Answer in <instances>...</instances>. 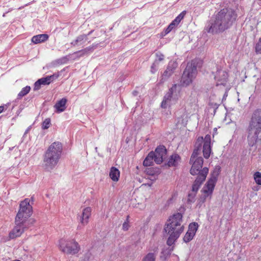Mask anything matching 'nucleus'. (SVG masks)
<instances>
[{
  "instance_id": "473e14b6",
  "label": "nucleus",
  "mask_w": 261,
  "mask_h": 261,
  "mask_svg": "<svg viewBox=\"0 0 261 261\" xmlns=\"http://www.w3.org/2000/svg\"><path fill=\"white\" fill-rule=\"evenodd\" d=\"M50 124V120L49 118L46 119L42 123V128L44 129H47Z\"/></svg>"
},
{
  "instance_id": "5701e85b",
  "label": "nucleus",
  "mask_w": 261,
  "mask_h": 261,
  "mask_svg": "<svg viewBox=\"0 0 261 261\" xmlns=\"http://www.w3.org/2000/svg\"><path fill=\"white\" fill-rule=\"evenodd\" d=\"M154 155L153 152H150L146 156L143 162V165L144 166H150L152 165L153 161H154Z\"/></svg>"
},
{
  "instance_id": "9d476101",
  "label": "nucleus",
  "mask_w": 261,
  "mask_h": 261,
  "mask_svg": "<svg viewBox=\"0 0 261 261\" xmlns=\"http://www.w3.org/2000/svg\"><path fill=\"white\" fill-rule=\"evenodd\" d=\"M29 222L15 218V226L9 233V238L13 239L20 237L28 227Z\"/></svg>"
},
{
  "instance_id": "412c9836",
  "label": "nucleus",
  "mask_w": 261,
  "mask_h": 261,
  "mask_svg": "<svg viewBox=\"0 0 261 261\" xmlns=\"http://www.w3.org/2000/svg\"><path fill=\"white\" fill-rule=\"evenodd\" d=\"M59 76L58 74H54L52 75L47 76L39 79L41 85H45L49 84L51 82L57 79Z\"/></svg>"
},
{
  "instance_id": "4c0bfd02",
  "label": "nucleus",
  "mask_w": 261,
  "mask_h": 261,
  "mask_svg": "<svg viewBox=\"0 0 261 261\" xmlns=\"http://www.w3.org/2000/svg\"><path fill=\"white\" fill-rule=\"evenodd\" d=\"M169 101L164 98L161 103V107L164 109L167 108L169 105Z\"/></svg>"
},
{
  "instance_id": "f3484780",
  "label": "nucleus",
  "mask_w": 261,
  "mask_h": 261,
  "mask_svg": "<svg viewBox=\"0 0 261 261\" xmlns=\"http://www.w3.org/2000/svg\"><path fill=\"white\" fill-rule=\"evenodd\" d=\"M150 252L144 256L142 261H155L156 257L158 253V247H154L152 249H150Z\"/></svg>"
},
{
  "instance_id": "6ab92c4d",
  "label": "nucleus",
  "mask_w": 261,
  "mask_h": 261,
  "mask_svg": "<svg viewBox=\"0 0 261 261\" xmlns=\"http://www.w3.org/2000/svg\"><path fill=\"white\" fill-rule=\"evenodd\" d=\"M49 36L47 34H39L34 36L32 38V42L34 44L44 42L48 39Z\"/></svg>"
},
{
  "instance_id": "4468645a",
  "label": "nucleus",
  "mask_w": 261,
  "mask_h": 261,
  "mask_svg": "<svg viewBox=\"0 0 261 261\" xmlns=\"http://www.w3.org/2000/svg\"><path fill=\"white\" fill-rule=\"evenodd\" d=\"M228 75L227 72L223 70H218L215 75L217 82L216 85H225L227 82Z\"/></svg>"
},
{
  "instance_id": "ea45409f",
  "label": "nucleus",
  "mask_w": 261,
  "mask_h": 261,
  "mask_svg": "<svg viewBox=\"0 0 261 261\" xmlns=\"http://www.w3.org/2000/svg\"><path fill=\"white\" fill-rule=\"evenodd\" d=\"M30 127H28L26 130L25 131V133L24 134V135H25L27 133H28V132L30 131Z\"/></svg>"
},
{
  "instance_id": "58836bf2",
  "label": "nucleus",
  "mask_w": 261,
  "mask_h": 261,
  "mask_svg": "<svg viewBox=\"0 0 261 261\" xmlns=\"http://www.w3.org/2000/svg\"><path fill=\"white\" fill-rule=\"evenodd\" d=\"M41 85V82H40V80H38L37 81H36L35 83L34 84V90H39L40 88V86Z\"/></svg>"
},
{
  "instance_id": "a19ab883",
  "label": "nucleus",
  "mask_w": 261,
  "mask_h": 261,
  "mask_svg": "<svg viewBox=\"0 0 261 261\" xmlns=\"http://www.w3.org/2000/svg\"><path fill=\"white\" fill-rule=\"evenodd\" d=\"M4 111V107L0 106V113H2Z\"/></svg>"
},
{
  "instance_id": "4be33fe9",
  "label": "nucleus",
  "mask_w": 261,
  "mask_h": 261,
  "mask_svg": "<svg viewBox=\"0 0 261 261\" xmlns=\"http://www.w3.org/2000/svg\"><path fill=\"white\" fill-rule=\"evenodd\" d=\"M110 177L114 181H117L120 176V171L116 167H112L109 173Z\"/></svg>"
},
{
  "instance_id": "c9c22d12",
  "label": "nucleus",
  "mask_w": 261,
  "mask_h": 261,
  "mask_svg": "<svg viewBox=\"0 0 261 261\" xmlns=\"http://www.w3.org/2000/svg\"><path fill=\"white\" fill-rule=\"evenodd\" d=\"M156 59H155V61H157L158 63V62L162 61L164 59V56L161 53H156Z\"/></svg>"
},
{
  "instance_id": "ddd939ff",
  "label": "nucleus",
  "mask_w": 261,
  "mask_h": 261,
  "mask_svg": "<svg viewBox=\"0 0 261 261\" xmlns=\"http://www.w3.org/2000/svg\"><path fill=\"white\" fill-rule=\"evenodd\" d=\"M198 225L196 222L191 223L189 225L188 230L184 237V241L186 243L191 241L198 229Z\"/></svg>"
},
{
  "instance_id": "7c9ffc66",
  "label": "nucleus",
  "mask_w": 261,
  "mask_h": 261,
  "mask_svg": "<svg viewBox=\"0 0 261 261\" xmlns=\"http://www.w3.org/2000/svg\"><path fill=\"white\" fill-rule=\"evenodd\" d=\"M255 51L257 54H261V37L255 44Z\"/></svg>"
},
{
  "instance_id": "2f4dec72",
  "label": "nucleus",
  "mask_w": 261,
  "mask_h": 261,
  "mask_svg": "<svg viewBox=\"0 0 261 261\" xmlns=\"http://www.w3.org/2000/svg\"><path fill=\"white\" fill-rule=\"evenodd\" d=\"M196 194V193L193 192V191L192 193H189L188 195V201L191 203L194 202L195 201Z\"/></svg>"
},
{
  "instance_id": "f257e3e1",
  "label": "nucleus",
  "mask_w": 261,
  "mask_h": 261,
  "mask_svg": "<svg viewBox=\"0 0 261 261\" xmlns=\"http://www.w3.org/2000/svg\"><path fill=\"white\" fill-rule=\"evenodd\" d=\"M211 137L209 135H206L204 138L202 137H199L195 143V148L194 150L190 159V163L192 164V167L190 170V173L192 175H199L201 169L203 160L202 157L198 156L200 151V147L202 143L203 154L205 159H208L211 154L212 149L211 146Z\"/></svg>"
},
{
  "instance_id": "423d86ee",
  "label": "nucleus",
  "mask_w": 261,
  "mask_h": 261,
  "mask_svg": "<svg viewBox=\"0 0 261 261\" xmlns=\"http://www.w3.org/2000/svg\"><path fill=\"white\" fill-rule=\"evenodd\" d=\"M219 171L220 168H216L212 173L211 178L208 180L206 184L202 188V198L203 201H205L207 198H211L217 180V177L219 174Z\"/></svg>"
},
{
  "instance_id": "cd10ccee",
  "label": "nucleus",
  "mask_w": 261,
  "mask_h": 261,
  "mask_svg": "<svg viewBox=\"0 0 261 261\" xmlns=\"http://www.w3.org/2000/svg\"><path fill=\"white\" fill-rule=\"evenodd\" d=\"M30 90L31 87L29 86L23 88L20 92L18 94V98H21L26 95L30 91Z\"/></svg>"
},
{
  "instance_id": "393cba45",
  "label": "nucleus",
  "mask_w": 261,
  "mask_h": 261,
  "mask_svg": "<svg viewBox=\"0 0 261 261\" xmlns=\"http://www.w3.org/2000/svg\"><path fill=\"white\" fill-rule=\"evenodd\" d=\"M177 85L174 84L172 86V87L169 89L168 92H167L166 95L164 96V98L170 101L172 96L173 93L176 91L177 88Z\"/></svg>"
},
{
  "instance_id": "f704fd0d",
  "label": "nucleus",
  "mask_w": 261,
  "mask_h": 261,
  "mask_svg": "<svg viewBox=\"0 0 261 261\" xmlns=\"http://www.w3.org/2000/svg\"><path fill=\"white\" fill-rule=\"evenodd\" d=\"M158 67V64L157 63V61H155L154 62V63L152 64V65H151V72L152 73H154L157 70Z\"/></svg>"
},
{
  "instance_id": "a878e982",
  "label": "nucleus",
  "mask_w": 261,
  "mask_h": 261,
  "mask_svg": "<svg viewBox=\"0 0 261 261\" xmlns=\"http://www.w3.org/2000/svg\"><path fill=\"white\" fill-rule=\"evenodd\" d=\"M87 40V36L86 35H82L79 36L76 39L71 43V44L73 45H76L80 43L82 44V43L85 42Z\"/></svg>"
},
{
  "instance_id": "dca6fc26",
  "label": "nucleus",
  "mask_w": 261,
  "mask_h": 261,
  "mask_svg": "<svg viewBox=\"0 0 261 261\" xmlns=\"http://www.w3.org/2000/svg\"><path fill=\"white\" fill-rule=\"evenodd\" d=\"M177 64L176 62L171 61L169 63L166 70L164 72L163 77L167 79L174 72V69L177 67Z\"/></svg>"
},
{
  "instance_id": "e433bc0d",
  "label": "nucleus",
  "mask_w": 261,
  "mask_h": 261,
  "mask_svg": "<svg viewBox=\"0 0 261 261\" xmlns=\"http://www.w3.org/2000/svg\"><path fill=\"white\" fill-rule=\"evenodd\" d=\"M91 257V253L90 252H87L84 255L82 261H89Z\"/></svg>"
},
{
  "instance_id": "b1692460",
  "label": "nucleus",
  "mask_w": 261,
  "mask_h": 261,
  "mask_svg": "<svg viewBox=\"0 0 261 261\" xmlns=\"http://www.w3.org/2000/svg\"><path fill=\"white\" fill-rule=\"evenodd\" d=\"M94 48L93 46H89L84 49L75 52L74 54H77L78 56L82 57L88 55L93 51Z\"/></svg>"
},
{
  "instance_id": "aec40b11",
  "label": "nucleus",
  "mask_w": 261,
  "mask_h": 261,
  "mask_svg": "<svg viewBox=\"0 0 261 261\" xmlns=\"http://www.w3.org/2000/svg\"><path fill=\"white\" fill-rule=\"evenodd\" d=\"M67 99L65 98H62L61 100L57 102L55 105V108L56 111L58 113H61L65 111L66 109V104Z\"/></svg>"
},
{
  "instance_id": "a211bd4d",
  "label": "nucleus",
  "mask_w": 261,
  "mask_h": 261,
  "mask_svg": "<svg viewBox=\"0 0 261 261\" xmlns=\"http://www.w3.org/2000/svg\"><path fill=\"white\" fill-rule=\"evenodd\" d=\"M180 157L177 154H172L169 158L168 162V166L169 167L176 166L180 162Z\"/></svg>"
},
{
  "instance_id": "2eb2a0df",
  "label": "nucleus",
  "mask_w": 261,
  "mask_h": 261,
  "mask_svg": "<svg viewBox=\"0 0 261 261\" xmlns=\"http://www.w3.org/2000/svg\"><path fill=\"white\" fill-rule=\"evenodd\" d=\"M91 215V208L87 207L82 210V213L80 217V223L83 226L87 225L89 222V219Z\"/></svg>"
},
{
  "instance_id": "79ce46f5",
  "label": "nucleus",
  "mask_w": 261,
  "mask_h": 261,
  "mask_svg": "<svg viewBox=\"0 0 261 261\" xmlns=\"http://www.w3.org/2000/svg\"><path fill=\"white\" fill-rule=\"evenodd\" d=\"M173 257H175V258L176 259H177V260H179V258H178V257L177 255H174Z\"/></svg>"
},
{
  "instance_id": "37998d69",
  "label": "nucleus",
  "mask_w": 261,
  "mask_h": 261,
  "mask_svg": "<svg viewBox=\"0 0 261 261\" xmlns=\"http://www.w3.org/2000/svg\"><path fill=\"white\" fill-rule=\"evenodd\" d=\"M227 95V94H226V93H225V94H224V96H226Z\"/></svg>"
},
{
  "instance_id": "c756f323",
  "label": "nucleus",
  "mask_w": 261,
  "mask_h": 261,
  "mask_svg": "<svg viewBox=\"0 0 261 261\" xmlns=\"http://www.w3.org/2000/svg\"><path fill=\"white\" fill-rule=\"evenodd\" d=\"M254 179L257 184L261 185V173L255 172L254 174Z\"/></svg>"
},
{
  "instance_id": "f03ea898",
  "label": "nucleus",
  "mask_w": 261,
  "mask_h": 261,
  "mask_svg": "<svg viewBox=\"0 0 261 261\" xmlns=\"http://www.w3.org/2000/svg\"><path fill=\"white\" fill-rule=\"evenodd\" d=\"M235 12L231 9H223L208 21L205 30L209 33L218 34L229 28L236 18Z\"/></svg>"
},
{
  "instance_id": "1a4fd4ad",
  "label": "nucleus",
  "mask_w": 261,
  "mask_h": 261,
  "mask_svg": "<svg viewBox=\"0 0 261 261\" xmlns=\"http://www.w3.org/2000/svg\"><path fill=\"white\" fill-rule=\"evenodd\" d=\"M30 202V199L26 198L20 202V208L16 216L17 219H22V220L29 222L28 219L32 213V206ZM31 220H30L29 221Z\"/></svg>"
},
{
  "instance_id": "6e6552de",
  "label": "nucleus",
  "mask_w": 261,
  "mask_h": 261,
  "mask_svg": "<svg viewBox=\"0 0 261 261\" xmlns=\"http://www.w3.org/2000/svg\"><path fill=\"white\" fill-rule=\"evenodd\" d=\"M197 73L195 61L188 63L181 77V82L184 86H188L192 83Z\"/></svg>"
},
{
  "instance_id": "0eeeda50",
  "label": "nucleus",
  "mask_w": 261,
  "mask_h": 261,
  "mask_svg": "<svg viewBox=\"0 0 261 261\" xmlns=\"http://www.w3.org/2000/svg\"><path fill=\"white\" fill-rule=\"evenodd\" d=\"M60 250L67 254L74 255L80 250L79 243L74 240L61 239L59 242Z\"/></svg>"
},
{
  "instance_id": "f8f14e48",
  "label": "nucleus",
  "mask_w": 261,
  "mask_h": 261,
  "mask_svg": "<svg viewBox=\"0 0 261 261\" xmlns=\"http://www.w3.org/2000/svg\"><path fill=\"white\" fill-rule=\"evenodd\" d=\"M154 155V161L158 164L162 163L164 159H165L167 154V151L165 147L163 146L158 147L154 152H153Z\"/></svg>"
},
{
  "instance_id": "9b49d317",
  "label": "nucleus",
  "mask_w": 261,
  "mask_h": 261,
  "mask_svg": "<svg viewBox=\"0 0 261 261\" xmlns=\"http://www.w3.org/2000/svg\"><path fill=\"white\" fill-rule=\"evenodd\" d=\"M208 172V169L207 168L204 167L203 168L201 173L197 176L192 185V191L193 192L197 193L201 185L205 180Z\"/></svg>"
},
{
  "instance_id": "72a5a7b5",
  "label": "nucleus",
  "mask_w": 261,
  "mask_h": 261,
  "mask_svg": "<svg viewBox=\"0 0 261 261\" xmlns=\"http://www.w3.org/2000/svg\"><path fill=\"white\" fill-rule=\"evenodd\" d=\"M176 25L172 21L171 23L168 25L167 28L165 30V35L170 33Z\"/></svg>"
},
{
  "instance_id": "c85d7f7f",
  "label": "nucleus",
  "mask_w": 261,
  "mask_h": 261,
  "mask_svg": "<svg viewBox=\"0 0 261 261\" xmlns=\"http://www.w3.org/2000/svg\"><path fill=\"white\" fill-rule=\"evenodd\" d=\"M129 216L128 215L126 217L125 221L122 224V230L123 231H127L128 230L130 225H129Z\"/></svg>"
},
{
  "instance_id": "39448f33",
  "label": "nucleus",
  "mask_w": 261,
  "mask_h": 261,
  "mask_svg": "<svg viewBox=\"0 0 261 261\" xmlns=\"http://www.w3.org/2000/svg\"><path fill=\"white\" fill-rule=\"evenodd\" d=\"M248 132L249 144L253 146L261 132V110H256L253 112L248 126Z\"/></svg>"
},
{
  "instance_id": "bb28decb",
  "label": "nucleus",
  "mask_w": 261,
  "mask_h": 261,
  "mask_svg": "<svg viewBox=\"0 0 261 261\" xmlns=\"http://www.w3.org/2000/svg\"><path fill=\"white\" fill-rule=\"evenodd\" d=\"M186 14V11H182L172 21V22L177 26L184 18Z\"/></svg>"
},
{
  "instance_id": "20e7f679",
  "label": "nucleus",
  "mask_w": 261,
  "mask_h": 261,
  "mask_svg": "<svg viewBox=\"0 0 261 261\" xmlns=\"http://www.w3.org/2000/svg\"><path fill=\"white\" fill-rule=\"evenodd\" d=\"M62 151V145L59 142L53 143L46 151L43 158V166L47 170H52L57 165Z\"/></svg>"
},
{
  "instance_id": "7ed1b4c3",
  "label": "nucleus",
  "mask_w": 261,
  "mask_h": 261,
  "mask_svg": "<svg viewBox=\"0 0 261 261\" xmlns=\"http://www.w3.org/2000/svg\"><path fill=\"white\" fill-rule=\"evenodd\" d=\"M182 222V215L177 213L171 216L168 223L165 225L164 231L169 235L167 244L171 246L179 238L180 234L183 232L184 227L181 224Z\"/></svg>"
}]
</instances>
